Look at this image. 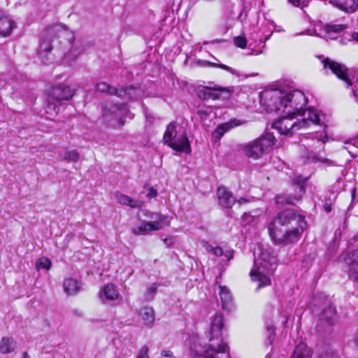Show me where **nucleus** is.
<instances>
[{"instance_id": "obj_1", "label": "nucleus", "mask_w": 358, "mask_h": 358, "mask_svg": "<svg viewBox=\"0 0 358 358\" xmlns=\"http://www.w3.org/2000/svg\"><path fill=\"white\" fill-rule=\"evenodd\" d=\"M306 226L304 216L295 210L287 208L274 217L268 224V230L275 244L288 245L299 241Z\"/></svg>"}, {"instance_id": "obj_2", "label": "nucleus", "mask_w": 358, "mask_h": 358, "mask_svg": "<svg viewBox=\"0 0 358 358\" xmlns=\"http://www.w3.org/2000/svg\"><path fill=\"white\" fill-rule=\"evenodd\" d=\"M223 316L216 313L210 323L209 331L206 333L208 343L202 344L199 341L191 343V352L198 357L204 358H229V349L222 339Z\"/></svg>"}, {"instance_id": "obj_3", "label": "nucleus", "mask_w": 358, "mask_h": 358, "mask_svg": "<svg viewBox=\"0 0 358 358\" xmlns=\"http://www.w3.org/2000/svg\"><path fill=\"white\" fill-rule=\"evenodd\" d=\"M271 101L272 104H269L270 110L284 116L300 115L308 109H303L308 99L301 91L297 90L285 94L281 92H276L271 96Z\"/></svg>"}, {"instance_id": "obj_4", "label": "nucleus", "mask_w": 358, "mask_h": 358, "mask_svg": "<svg viewBox=\"0 0 358 358\" xmlns=\"http://www.w3.org/2000/svg\"><path fill=\"white\" fill-rule=\"evenodd\" d=\"M279 115L280 118L273 123L272 127L283 135L292 136L298 130L308 127L310 124H320V122L319 115L312 109H308L305 111L303 114L304 117L296 122L293 121L295 115Z\"/></svg>"}, {"instance_id": "obj_5", "label": "nucleus", "mask_w": 358, "mask_h": 358, "mask_svg": "<svg viewBox=\"0 0 358 358\" xmlns=\"http://www.w3.org/2000/svg\"><path fill=\"white\" fill-rule=\"evenodd\" d=\"M64 31L61 25L55 24L48 27L41 33L37 52L38 57L45 64H48L52 62L51 51L53 38L59 36L60 34Z\"/></svg>"}, {"instance_id": "obj_6", "label": "nucleus", "mask_w": 358, "mask_h": 358, "mask_svg": "<svg viewBox=\"0 0 358 358\" xmlns=\"http://www.w3.org/2000/svg\"><path fill=\"white\" fill-rule=\"evenodd\" d=\"M163 140L166 144L177 152H183L187 154L191 152L190 143L186 132L177 131L176 124L174 122L167 125Z\"/></svg>"}, {"instance_id": "obj_7", "label": "nucleus", "mask_w": 358, "mask_h": 358, "mask_svg": "<svg viewBox=\"0 0 358 358\" xmlns=\"http://www.w3.org/2000/svg\"><path fill=\"white\" fill-rule=\"evenodd\" d=\"M275 137L271 133H266L244 147L245 155L250 158L257 159L275 143Z\"/></svg>"}, {"instance_id": "obj_8", "label": "nucleus", "mask_w": 358, "mask_h": 358, "mask_svg": "<svg viewBox=\"0 0 358 358\" xmlns=\"http://www.w3.org/2000/svg\"><path fill=\"white\" fill-rule=\"evenodd\" d=\"M103 116L106 120L116 121L120 126L124 124L127 116H129L130 119L132 118L127 106L124 103H107L103 108Z\"/></svg>"}, {"instance_id": "obj_9", "label": "nucleus", "mask_w": 358, "mask_h": 358, "mask_svg": "<svg viewBox=\"0 0 358 358\" xmlns=\"http://www.w3.org/2000/svg\"><path fill=\"white\" fill-rule=\"evenodd\" d=\"M196 94L201 100L228 99L230 97V90L227 88L213 86L199 85L196 90Z\"/></svg>"}, {"instance_id": "obj_10", "label": "nucleus", "mask_w": 358, "mask_h": 358, "mask_svg": "<svg viewBox=\"0 0 358 358\" xmlns=\"http://www.w3.org/2000/svg\"><path fill=\"white\" fill-rule=\"evenodd\" d=\"M259 249V257L255 259V267L260 266L268 271H274L277 263V256L274 250L268 245L262 246Z\"/></svg>"}, {"instance_id": "obj_11", "label": "nucleus", "mask_w": 358, "mask_h": 358, "mask_svg": "<svg viewBox=\"0 0 358 358\" xmlns=\"http://www.w3.org/2000/svg\"><path fill=\"white\" fill-rule=\"evenodd\" d=\"M339 261L348 266L349 278L358 280V249L343 252L339 256Z\"/></svg>"}, {"instance_id": "obj_12", "label": "nucleus", "mask_w": 358, "mask_h": 358, "mask_svg": "<svg viewBox=\"0 0 358 358\" xmlns=\"http://www.w3.org/2000/svg\"><path fill=\"white\" fill-rule=\"evenodd\" d=\"M322 63L324 69L331 70L332 73L335 74L340 80L344 81L347 87L352 85L348 75V69L345 64L331 60L328 57L322 59Z\"/></svg>"}, {"instance_id": "obj_13", "label": "nucleus", "mask_w": 358, "mask_h": 358, "mask_svg": "<svg viewBox=\"0 0 358 358\" xmlns=\"http://www.w3.org/2000/svg\"><path fill=\"white\" fill-rule=\"evenodd\" d=\"M338 320V315L336 307L330 305L324 308L319 317L316 329L318 331H326L323 327L329 329L336 324Z\"/></svg>"}, {"instance_id": "obj_14", "label": "nucleus", "mask_w": 358, "mask_h": 358, "mask_svg": "<svg viewBox=\"0 0 358 358\" xmlns=\"http://www.w3.org/2000/svg\"><path fill=\"white\" fill-rule=\"evenodd\" d=\"M307 181V178H302L301 176L297 177L294 180V182L299 189L298 196H278L276 198V202L281 204H294L296 201H298L301 195L305 192V183Z\"/></svg>"}, {"instance_id": "obj_15", "label": "nucleus", "mask_w": 358, "mask_h": 358, "mask_svg": "<svg viewBox=\"0 0 358 358\" xmlns=\"http://www.w3.org/2000/svg\"><path fill=\"white\" fill-rule=\"evenodd\" d=\"M73 90L65 84H59L52 87L51 96L52 99L60 102L68 101L73 96Z\"/></svg>"}, {"instance_id": "obj_16", "label": "nucleus", "mask_w": 358, "mask_h": 358, "mask_svg": "<svg viewBox=\"0 0 358 358\" xmlns=\"http://www.w3.org/2000/svg\"><path fill=\"white\" fill-rule=\"evenodd\" d=\"M219 204L225 208H231L236 203V199L232 193L225 187H219L217 190Z\"/></svg>"}, {"instance_id": "obj_17", "label": "nucleus", "mask_w": 358, "mask_h": 358, "mask_svg": "<svg viewBox=\"0 0 358 358\" xmlns=\"http://www.w3.org/2000/svg\"><path fill=\"white\" fill-rule=\"evenodd\" d=\"M143 95V92L140 87L129 86L119 88L117 96L123 100H137L141 98Z\"/></svg>"}, {"instance_id": "obj_18", "label": "nucleus", "mask_w": 358, "mask_h": 358, "mask_svg": "<svg viewBox=\"0 0 358 358\" xmlns=\"http://www.w3.org/2000/svg\"><path fill=\"white\" fill-rule=\"evenodd\" d=\"M273 272V271H268L266 268H262L260 266H257V268L255 267L251 271L250 275L252 280L259 281V285L257 287V289L270 285L271 280L266 275L264 274V273H271Z\"/></svg>"}, {"instance_id": "obj_19", "label": "nucleus", "mask_w": 358, "mask_h": 358, "mask_svg": "<svg viewBox=\"0 0 358 358\" xmlns=\"http://www.w3.org/2000/svg\"><path fill=\"white\" fill-rule=\"evenodd\" d=\"M347 28V24H327L317 35L326 39H333L336 38L337 34L341 33Z\"/></svg>"}, {"instance_id": "obj_20", "label": "nucleus", "mask_w": 358, "mask_h": 358, "mask_svg": "<svg viewBox=\"0 0 358 358\" xmlns=\"http://www.w3.org/2000/svg\"><path fill=\"white\" fill-rule=\"evenodd\" d=\"M329 3L347 13H353L358 9V0H329Z\"/></svg>"}, {"instance_id": "obj_21", "label": "nucleus", "mask_w": 358, "mask_h": 358, "mask_svg": "<svg viewBox=\"0 0 358 358\" xmlns=\"http://www.w3.org/2000/svg\"><path fill=\"white\" fill-rule=\"evenodd\" d=\"M219 294L222 302V308L227 311H231L234 308L232 296L230 291L225 286L219 285Z\"/></svg>"}, {"instance_id": "obj_22", "label": "nucleus", "mask_w": 358, "mask_h": 358, "mask_svg": "<svg viewBox=\"0 0 358 358\" xmlns=\"http://www.w3.org/2000/svg\"><path fill=\"white\" fill-rule=\"evenodd\" d=\"M15 27V23L7 16L0 14V36L10 35L11 31Z\"/></svg>"}, {"instance_id": "obj_23", "label": "nucleus", "mask_w": 358, "mask_h": 358, "mask_svg": "<svg viewBox=\"0 0 358 358\" xmlns=\"http://www.w3.org/2000/svg\"><path fill=\"white\" fill-rule=\"evenodd\" d=\"M290 358H312V352L303 342L296 345Z\"/></svg>"}, {"instance_id": "obj_24", "label": "nucleus", "mask_w": 358, "mask_h": 358, "mask_svg": "<svg viewBox=\"0 0 358 358\" xmlns=\"http://www.w3.org/2000/svg\"><path fill=\"white\" fill-rule=\"evenodd\" d=\"M303 157L308 163L321 162L327 166L336 165L334 162L324 157H318L312 151L307 150L303 154Z\"/></svg>"}, {"instance_id": "obj_25", "label": "nucleus", "mask_w": 358, "mask_h": 358, "mask_svg": "<svg viewBox=\"0 0 358 358\" xmlns=\"http://www.w3.org/2000/svg\"><path fill=\"white\" fill-rule=\"evenodd\" d=\"M160 227L158 224L155 226L152 224L150 222H143L141 225L133 228L132 232L135 235H144L152 231H158Z\"/></svg>"}, {"instance_id": "obj_26", "label": "nucleus", "mask_w": 358, "mask_h": 358, "mask_svg": "<svg viewBox=\"0 0 358 358\" xmlns=\"http://www.w3.org/2000/svg\"><path fill=\"white\" fill-rule=\"evenodd\" d=\"M117 201L122 205L129 206L131 208H138L141 207L143 202L139 200H133L131 197L127 195L122 194H117L116 196Z\"/></svg>"}, {"instance_id": "obj_27", "label": "nucleus", "mask_w": 358, "mask_h": 358, "mask_svg": "<svg viewBox=\"0 0 358 358\" xmlns=\"http://www.w3.org/2000/svg\"><path fill=\"white\" fill-rule=\"evenodd\" d=\"M63 287L64 292L69 295L76 294L80 289L78 282L72 278H66L63 282Z\"/></svg>"}, {"instance_id": "obj_28", "label": "nucleus", "mask_w": 358, "mask_h": 358, "mask_svg": "<svg viewBox=\"0 0 358 358\" xmlns=\"http://www.w3.org/2000/svg\"><path fill=\"white\" fill-rule=\"evenodd\" d=\"M119 296L118 291L116 287L113 284H108L104 286L102 290L100 292V296H103L108 300H115L117 299Z\"/></svg>"}, {"instance_id": "obj_29", "label": "nucleus", "mask_w": 358, "mask_h": 358, "mask_svg": "<svg viewBox=\"0 0 358 358\" xmlns=\"http://www.w3.org/2000/svg\"><path fill=\"white\" fill-rule=\"evenodd\" d=\"M140 315L144 324L151 327L155 321V313L152 308L149 306L143 307L140 310Z\"/></svg>"}, {"instance_id": "obj_30", "label": "nucleus", "mask_w": 358, "mask_h": 358, "mask_svg": "<svg viewBox=\"0 0 358 358\" xmlns=\"http://www.w3.org/2000/svg\"><path fill=\"white\" fill-rule=\"evenodd\" d=\"M15 342L13 338L4 336L0 342V351L3 354H8L14 351Z\"/></svg>"}, {"instance_id": "obj_31", "label": "nucleus", "mask_w": 358, "mask_h": 358, "mask_svg": "<svg viewBox=\"0 0 358 358\" xmlns=\"http://www.w3.org/2000/svg\"><path fill=\"white\" fill-rule=\"evenodd\" d=\"M150 219L152 224L155 226L158 224L160 227V229H162L165 225H169V221L168 217L159 213H150Z\"/></svg>"}, {"instance_id": "obj_32", "label": "nucleus", "mask_w": 358, "mask_h": 358, "mask_svg": "<svg viewBox=\"0 0 358 358\" xmlns=\"http://www.w3.org/2000/svg\"><path fill=\"white\" fill-rule=\"evenodd\" d=\"M96 90L97 92L105 93L106 94L110 95H118V90L119 88L114 87L106 83H99L96 86Z\"/></svg>"}, {"instance_id": "obj_33", "label": "nucleus", "mask_w": 358, "mask_h": 358, "mask_svg": "<svg viewBox=\"0 0 358 358\" xmlns=\"http://www.w3.org/2000/svg\"><path fill=\"white\" fill-rule=\"evenodd\" d=\"M69 43L71 48L68 52H64V59L69 65H71L72 62L76 60L80 52L72 45L70 39L69 40Z\"/></svg>"}, {"instance_id": "obj_34", "label": "nucleus", "mask_w": 358, "mask_h": 358, "mask_svg": "<svg viewBox=\"0 0 358 358\" xmlns=\"http://www.w3.org/2000/svg\"><path fill=\"white\" fill-rule=\"evenodd\" d=\"M234 122L235 121H231L228 124L219 125L212 134L213 138L220 139L230 128L233 127V126H229V124Z\"/></svg>"}, {"instance_id": "obj_35", "label": "nucleus", "mask_w": 358, "mask_h": 358, "mask_svg": "<svg viewBox=\"0 0 358 358\" xmlns=\"http://www.w3.org/2000/svg\"><path fill=\"white\" fill-rule=\"evenodd\" d=\"M51 264V261L49 259H48L47 257H42L36 262V266L37 270H48L50 269Z\"/></svg>"}, {"instance_id": "obj_36", "label": "nucleus", "mask_w": 358, "mask_h": 358, "mask_svg": "<svg viewBox=\"0 0 358 358\" xmlns=\"http://www.w3.org/2000/svg\"><path fill=\"white\" fill-rule=\"evenodd\" d=\"M318 358H341L337 352L331 348L324 350L318 356Z\"/></svg>"}, {"instance_id": "obj_37", "label": "nucleus", "mask_w": 358, "mask_h": 358, "mask_svg": "<svg viewBox=\"0 0 358 358\" xmlns=\"http://www.w3.org/2000/svg\"><path fill=\"white\" fill-rule=\"evenodd\" d=\"M113 343L117 348H120L121 345H123L124 347L127 348L130 343V339L126 336L122 337V336H120L117 338H114Z\"/></svg>"}, {"instance_id": "obj_38", "label": "nucleus", "mask_w": 358, "mask_h": 358, "mask_svg": "<svg viewBox=\"0 0 358 358\" xmlns=\"http://www.w3.org/2000/svg\"><path fill=\"white\" fill-rule=\"evenodd\" d=\"M79 159V154L75 150L66 151L64 155V159L68 162H77Z\"/></svg>"}, {"instance_id": "obj_39", "label": "nucleus", "mask_w": 358, "mask_h": 358, "mask_svg": "<svg viewBox=\"0 0 358 358\" xmlns=\"http://www.w3.org/2000/svg\"><path fill=\"white\" fill-rule=\"evenodd\" d=\"M206 250L208 252L213 254L216 257H222L224 255V250L221 247H213L211 245H208L206 247Z\"/></svg>"}, {"instance_id": "obj_40", "label": "nucleus", "mask_w": 358, "mask_h": 358, "mask_svg": "<svg viewBox=\"0 0 358 358\" xmlns=\"http://www.w3.org/2000/svg\"><path fill=\"white\" fill-rule=\"evenodd\" d=\"M234 43L236 46L241 48H245L247 45V39L245 36H236L234 38Z\"/></svg>"}, {"instance_id": "obj_41", "label": "nucleus", "mask_w": 358, "mask_h": 358, "mask_svg": "<svg viewBox=\"0 0 358 358\" xmlns=\"http://www.w3.org/2000/svg\"><path fill=\"white\" fill-rule=\"evenodd\" d=\"M267 331L268 333V341L271 345L275 338V329L273 325H268L267 327Z\"/></svg>"}, {"instance_id": "obj_42", "label": "nucleus", "mask_w": 358, "mask_h": 358, "mask_svg": "<svg viewBox=\"0 0 358 358\" xmlns=\"http://www.w3.org/2000/svg\"><path fill=\"white\" fill-rule=\"evenodd\" d=\"M136 358H149L148 357V348L146 345L143 346L138 354Z\"/></svg>"}, {"instance_id": "obj_43", "label": "nucleus", "mask_w": 358, "mask_h": 358, "mask_svg": "<svg viewBox=\"0 0 358 358\" xmlns=\"http://www.w3.org/2000/svg\"><path fill=\"white\" fill-rule=\"evenodd\" d=\"M209 64L213 66H218L225 71H227L229 72H230L232 74H234L235 73V70H234L233 69H231V67L225 65V64H215V63H210L209 62Z\"/></svg>"}, {"instance_id": "obj_44", "label": "nucleus", "mask_w": 358, "mask_h": 358, "mask_svg": "<svg viewBox=\"0 0 358 358\" xmlns=\"http://www.w3.org/2000/svg\"><path fill=\"white\" fill-rule=\"evenodd\" d=\"M157 289V285L156 284H152L149 288L147 289L148 297L152 299L154 295L156 294Z\"/></svg>"}, {"instance_id": "obj_45", "label": "nucleus", "mask_w": 358, "mask_h": 358, "mask_svg": "<svg viewBox=\"0 0 358 358\" xmlns=\"http://www.w3.org/2000/svg\"><path fill=\"white\" fill-rule=\"evenodd\" d=\"M222 256L224 257V259H222V261L225 260L226 262H229L234 257V250H228L224 252V255Z\"/></svg>"}, {"instance_id": "obj_46", "label": "nucleus", "mask_w": 358, "mask_h": 358, "mask_svg": "<svg viewBox=\"0 0 358 358\" xmlns=\"http://www.w3.org/2000/svg\"><path fill=\"white\" fill-rule=\"evenodd\" d=\"M289 3L292 4L293 6L296 7H301V8H303V6H306L307 5L305 4L304 1H301V0H287Z\"/></svg>"}, {"instance_id": "obj_47", "label": "nucleus", "mask_w": 358, "mask_h": 358, "mask_svg": "<svg viewBox=\"0 0 358 358\" xmlns=\"http://www.w3.org/2000/svg\"><path fill=\"white\" fill-rule=\"evenodd\" d=\"M51 109H53L56 113H58L59 112V108L58 107L56 106V104L55 103H50L49 102L48 103V106H47V110H50Z\"/></svg>"}, {"instance_id": "obj_48", "label": "nucleus", "mask_w": 358, "mask_h": 358, "mask_svg": "<svg viewBox=\"0 0 358 358\" xmlns=\"http://www.w3.org/2000/svg\"><path fill=\"white\" fill-rule=\"evenodd\" d=\"M157 195V192L156 189H155L153 187L150 188L149 190V192L147 194L148 198H155Z\"/></svg>"}, {"instance_id": "obj_49", "label": "nucleus", "mask_w": 358, "mask_h": 358, "mask_svg": "<svg viewBox=\"0 0 358 358\" xmlns=\"http://www.w3.org/2000/svg\"><path fill=\"white\" fill-rule=\"evenodd\" d=\"M161 355L165 357H173V354L171 350H162Z\"/></svg>"}, {"instance_id": "obj_50", "label": "nucleus", "mask_w": 358, "mask_h": 358, "mask_svg": "<svg viewBox=\"0 0 358 358\" xmlns=\"http://www.w3.org/2000/svg\"><path fill=\"white\" fill-rule=\"evenodd\" d=\"M356 194H357L356 188H353L351 191L352 202L355 201Z\"/></svg>"}, {"instance_id": "obj_51", "label": "nucleus", "mask_w": 358, "mask_h": 358, "mask_svg": "<svg viewBox=\"0 0 358 358\" xmlns=\"http://www.w3.org/2000/svg\"><path fill=\"white\" fill-rule=\"evenodd\" d=\"M324 208L325 210V211L329 213L331 211V206L330 204H326L324 206Z\"/></svg>"}, {"instance_id": "obj_52", "label": "nucleus", "mask_w": 358, "mask_h": 358, "mask_svg": "<svg viewBox=\"0 0 358 358\" xmlns=\"http://www.w3.org/2000/svg\"><path fill=\"white\" fill-rule=\"evenodd\" d=\"M358 241V233L355 234L352 239L350 241V244H352L354 242Z\"/></svg>"}, {"instance_id": "obj_53", "label": "nucleus", "mask_w": 358, "mask_h": 358, "mask_svg": "<svg viewBox=\"0 0 358 358\" xmlns=\"http://www.w3.org/2000/svg\"><path fill=\"white\" fill-rule=\"evenodd\" d=\"M257 35H258V34H257V33H255V34H252L251 38H252L254 41H257V40H260V41H262V38H259V37H258V36H257Z\"/></svg>"}, {"instance_id": "obj_54", "label": "nucleus", "mask_w": 358, "mask_h": 358, "mask_svg": "<svg viewBox=\"0 0 358 358\" xmlns=\"http://www.w3.org/2000/svg\"><path fill=\"white\" fill-rule=\"evenodd\" d=\"M352 38L354 41H356L358 42V32H354L352 34Z\"/></svg>"}, {"instance_id": "obj_55", "label": "nucleus", "mask_w": 358, "mask_h": 358, "mask_svg": "<svg viewBox=\"0 0 358 358\" xmlns=\"http://www.w3.org/2000/svg\"><path fill=\"white\" fill-rule=\"evenodd\" d=\"M150 213H151L150 211H149V210H144L143 214H144V215H145V217H147L150 218Z\"/></svg>"}, {"instance_id": "obj_56", "label": "nucleus", "mask_w": 358, "mask_h": 358, "mask_svg": "<svg viewBox=\"0 0 358 358\" xmlns=\"http://www.w3.org/2000/svg\"><path fill=\"white\" fill-rule=\"evenodd\" d=\"M234 121H235V122H233L232 124H229V126H233V127H234V126H238V125H239V124H239V120H237V122H236V120H234Z\"/></svg>"}, {"instance_id": "obj_57", "label": "nucleus", "mask_w": 358, "mask_h": 358, "mask_svg": "<svg viewBox=\"0 0 358 358\" xmlns=\"http://www.w3.org/2000/svg\"><path fill=\"white\" fill-rule=\"evenodd\" d=\"M22 358H30V357L27 352H24L22 354Z\"/></svg>"}, {"instance_id": "obj_58", "label": "nucleus", "mask_w": 358, "mask_h": 358, "mask_svg": "<svg viewBox=\"0 0 358 358\" xmlns=\"http://www.w3.org/2000/svg\"><path fill=\"white\" fill-rule=\"evenodd\" d=\"M246 201H247V200L245 199H243V198H241V199L238 200V202L240 203H245Z\"/></svg>"}, {"instance_id": "obj_59", "label": "nucleus", "mask_w": 358, "mask_h": 358, "mask_svg": "<svg viewBox=\"0 0 358 358\" xmlns=\"http://www.w3.org/2000/svg\"><path fill=\"white\" fill-rule=\"evenodd\" d=\"M199 113L200 114H206V112L202 111V110H199Z\"/></svg>"}, {"instance_id": "obj_60", "label": "nucleus", "mask_w": 358, "mask_h": 358, "mask_svg": "<svg viewBox=\"0 0 358 358\" xmlns=\"http://www.w3.org/2000/svg\"><path fill=\"white\" fill-rule=\"evenodd\" d=\"M230 358V357H229Z\"/></svg>"}]
</instances>
